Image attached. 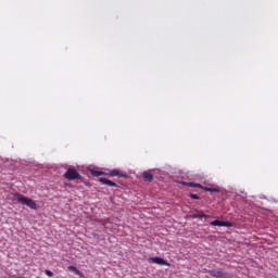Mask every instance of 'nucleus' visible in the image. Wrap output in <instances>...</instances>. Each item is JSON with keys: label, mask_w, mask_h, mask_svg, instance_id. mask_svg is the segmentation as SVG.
<instances>
[{"label": "nucleus", "mask_w": 278, "mask_h": 278, "mask_svg": "<svg viewBox=\"0 0 278 278\" xmlns=\"http://www.w3.org/2000/svg\"><path fill=\"white\" fill-rule=\"evenodd\" d=\"M202 190H204V192H220V190L218 188L204 187V186H203Z\"/></svg>", "instance_id": "9b49d317"}, {"label": "nucleus", "mask_w": 278, "mask_h": 278, "mask_svg": "<svg viewBox=\"0 0 278 278\" xmlns=\"http://www.w3.org/2000/svg\"><path fill=\"white\" fill-rule=\"evenodd\" d=\"M190 199H193V201H201V197L195 193H189Z\"/></svg>", "instance_id": "2eb2a0df"}, {"label": "nucleus", "mask_w": 278, "mask_h": 278, "mask_svg": "<svg viewBox=\"0 0 278 278\" xmlns=\"http://www.w3.org/2000/svg\"><path fill=\"white\" fill-rule=\"evenodd\" d=\"M45 275H47V277H53V271L46 269Z\"/></svg>", "instance_id": "dca6fc26"}, {"label": "nucleus", "mask_w": 278, "mask_h": 278, "mask_svg": "<svg viewBox=\"0 0 278 278\" xmlns=\"http://www.w3.org/2000/svg\"><path fill=\"white\" fill-rule=\"evenodd\" d=\"M194 212L197 214H191L190 218H199L200 220H202V218H212V215H206L203 213V211H201L199 208H194Z\"/></svg>", "instance_id": "0eeeda50"}, {"label": "nucleus", "mask_w": 278, "mask_h": 278, "mask_svg": "<svg viewBox=\"0 0 278 278\" xmlns=\"http://www.w3.org/2000/svg\"><path fill=\"white\" fill-rule=\"evenodd\" d=\"M98 181L100 184H102V186H110V188H118V185L116 182H114L105 177L99 178Z\"/></svg>", "instance_id": "6e6552de"}, {"label": "nucleus", "mask_w": 278, "mask_h": 278, "mask_svg": "<svg viewBox=\"0 0 278 278\" xmlns=\"http://www.w3.org/2000/svg\"><path fill=\"white\" fill-rule=\"evenodd\" d=\"M89 173L90 175H92V177H105L106 173L103 172V170H97V169H92V168H89Z\"/></svg>", "instance_id": "1a4fd4ad"}, {"label": "nucleus", "mask_w": 278, "mask_h": 278, "mask_svg": "<svg viewBox=\"0 0 278 278\" xmlns=\"http://www.w3.org/2000/svg\"><path fill=\"white\" fill-rule=\"evenodd\" d=\"M63 177L67 179V181H75L77 179H81V175L75 168H67Z\"/></svg>", "instance_id": "f03ea898"}, {"label": "nucleus", "mask_w": 278, "mask_h": 278, "mask_svg": "<svg viewBox=\"0 0 278 278\" xmlns=\"http://www.w3.org/2000/svg\"><path fill=\"white\" fill-rule=\"evenodd\" d=\"M65 188H75V186H73V184H71V182H66Z\"/></svg>", "instance_id": "f3484780"}, {"label": "nucleus", "mask_w": 278, "mask_h": 278, "mask_svg": "<svg viewBox=\"0 0 278 278\" xmlns=\"http://www.w3.org/2000/svg\"><path fill=\"white\" fill-rule=\"evenodd\" d=\"M207 274L211 277H216V278H231V274L227 271H223L220 269H208Z\"/></svg>", "instance_id": "7ed1b4c3"}, {"label": "nucleus", "mask_w": 278, "mask_h": 278, "mask_svg": "<svg viewBox=\"0 0 278 278\" xmlns=\"http://www.w3.org/2000/svg\"><path fill=\"white\" fill-rule=\"evenodd\" d=\"M105 177H119L123 179H129V175L121 173L119 169H112L110 173L105 174Z\"/></svg>", "instance_id": "39448f33"}, {"label": "nucleus", "mask_w": 278, "mask_h": 278, "mask_svg": "<svg viewBox=\"0 0 278 278\" xmlns=\"http://www.w3.org/2000/svg\"><path fill=\"white\" fill-rule=\"evenodd\" d=\"M68 270L74 273V275H81V271L73 265L68 266Z\"/></svg>", "instance_id": "ddd939ff"}, {"label": "nucleus", "mask_w": 278, "mask_h": 278, "mask_svg": "<svg viewBox=\"0 0 278 278\" xmlns=\"http://www.w3.org/2000/svg\"><path fill=\"white\" fill-rule=\"evenodd\" d=\"M14 199L17 201V203H21V205H26V207H29L30 210H38V204H36V201L28 197L21 193H15Z\"/></svg>", "instance_id": "f257e3e1"}, {"label": "nucleus", "mask_w": 278, "mask_h": 278, "mask_svg": "<svg viewBox=\"0 0 278 278\" xmlns=\"http://www.w3.org/2000/svg\"><path fill=\"white\" fill-rule=\"evenodd\" d=\"M142 177H143L144 181H148L149 184H151V181H153V174H151V172H143Z\"/></svg>", "instance_id": "9d476101"}, {"label": "nucleus", "mask_w": 278, "mask_h": 278, "mask_svg": "<svg viewBox=\"0 0 278 278\" xmlns=\"http://www.w3.org/2000/svg\"><path fill=\"white\" fill-rule=\"evenodd\" d=\"M81 184H85V186H87L88 188H90V186H92V184H90V181H86V178H84L83 176H80V178H77Z\"/></svg>", "instance_id": "4468645a"}, {"label": "nucleus", "mask_w": 278, "mask_h": 278, "mask_svg": "<svg viewBox=\"0 0 278 278\" xmlns=\"http://www.w3.org/2000/svg\"><path fill=\"white\" fill-rule=\"evenodd\" d=\"M148 262H150V264H157L159 266H170V263L161 256L149 257Z\"/></svg>", "instance_id": "20e7f679"}, {"label": "nucleus", "mask_w": 278, "mask_h": 278, "mask_svg": "<svg viewBox=\"0 0 278 278\" xmlns=\"http://www.w3.org/2000/svg\"><path fill=\"white\" fill-rule=\"evenodd\" d=\"M210 225L212 227H232L233 226L232 223L220 220V219H215L213 222H210Z\"/></svg>", "instance_id": "423d86ee"}, {"label": "nucleus", "mask_w": 278, "mask_h": 278, "mask_svg": "<svg viewBox=\"0 0 278 278\" xmlns=\"http://www.w3.org/2000/svg\"><path fill=\"white\" fill-rule=\"evenodd\" d=\"M188 188H200V190H202L203 185L199 184V182H189Z\"/></svg>", "instance_id": "f8f14e48"}, {"label": "nucleus", "mask_w": 278, "mask_h": 278, "mask_svg": "<svg viewBox=\"0 0 278 278\" xmlns=\"http://www.w3.org/2000/svg\"><path fill=\"white\" fill-rule=\"evenodd\" d=\"M180 184H181V186H187V187H188V185H189L190 182L181 181Z\"/></svg>", "instance_id": "a211bd4d"}]
</instances>
